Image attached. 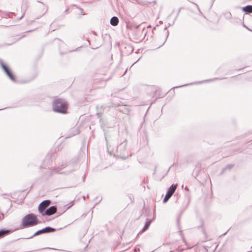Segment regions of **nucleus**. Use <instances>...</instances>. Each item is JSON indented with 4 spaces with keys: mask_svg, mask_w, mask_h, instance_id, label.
Masks as SVG:
<instances>
[{
    "mask_svg": "<svg viewBox=\"0 0 252 252\" xmlns=\"http://www.w3.org/2000/svg\"><path fill=\"white\" fill-rule=\"evenodd\" d=\"M50 202L49 200H44L42 201L38 206V211L42 215L44 213L45 209L49 205Z\"/></svg>",
    "mask_w": 252,
    "mask_h": 252,
    "instance_id": "4",
    "label": "nucleus"
},
{
    "mask_svg": "<svg viewBox=\"0 0 252 252\" xmlns=\"http://www.w3.org/2000/svg\"><path fill=\"white\" fill-rule=\"evenodd\" d=\"M10 71L9 70L8 68L5 70V72L6 73V74H7Z\"/></svg>",
    "mask_w": 252,
    "mask_h": 252,
    "instance_id": "15",
    "label": "nucleus"
},
{
    "mask_svg": "<svg viewBox=\"0 0 252 252\" xmlns=\"http://www.w3.org/2000/svg\"><path fill=\"white\" fill-rule=\"evenodd\" d=\"M119 19L116 16L113 17L110 20V24L114 26H116L118 24Z\"/></svg>",
    "mask_w": 252,
    "mask_h": 252,
    "instance_id": "8",
    "label": "nucleus"
},
{
    "mask_svg": "<svg viewBox=\"0 0 252 252\" xmlns=\"http://www.w3.org/2000/svg\"><path fill=\"white\" fill-rule=\"evenodd\" d=\"M2 110V109H0V110Z\"/></svg>",
    "mask_w": 252,
    "mask_h": 252,
    "instance_id": "17",
    "label": "nucleus"
},
{
    "mask_svg": "<svg viewBox=\"0 0 252 252\" xmlns=\"http://www.w3.org/2000/svg\"><path fill=\"white\" fill-rule=\"evenodd\" d=\"M1 66L3 68V69L4 70V71L5 70H6L7 69H8V67H7V66L6 65H5L4 63H1Z\"/></svg>",
    "mask_w": 252,
    "mask_h": 252,
    "instance_id": "13",
    "label": "nucleus"
},
{
    "mask_svg": "<svg viewBox=\"0 0 252 252\" xmlns=\"http://www.w3.org/2000/svg\"><path fill=\"white\" fill-rule=\"evenodd\" d=\"M243 10L246 13H252V5H247L243 8Z\"/></svg>",
    "mask_w": 252,
    "mask_h": 252,
    "instance_id": "9",
    "label": "nucleus"
},
{
    "mask_svg": "<svg viewBox=\"0 0 252 252\" xmlns=\"http://www.w3.org/2000/svg\"><path fill=\"white\" fill-rule=\"evenodd\" d=\"M55 231V229L52 228L49 226H47L42 229L39 230L37 231L36 232H35L32 237L36 236L37 235L40 234L41 233H49V232H52Z\"/></svg>",
    "mask_w": 252,
    "mask_h": 252,
    "instance_id": "5",
    "label": "nucleus"
},
{
    "mask_svg": "<svg viewBox=\"0 0 252 252\" xmlns=\"http://www.w3.org/2000/svg\"><path fill=\"white\" fill-rule=\"evenodd\" d=\"M38 223L36 216L34 214H30L25 216L22 219V225L24 227L32 226Z\"/></svg>",
    "mask_w": 252,
    "mask_h": 252,
    "instance_id": "1",
    "label": "nucleus"
},
{
    "mask_svg": "<svg viewBox=\"0 0 252 252\" xmlns=\"http://www.w3.org/2000/svg\"><path fill=\"white\" fill-rule=\"evenodd\" d=\"M11 231L8 229L0 230V238H3L10 234Z\"/></svg>",
    "mask_w": 252,
    "mask_h": 252,
    "instance_id": "7",
    "label": "nucleus"
},
{
    "mask_svg": "<svg viewBox=\"0 0 252 252\" xmlns=\"http://www.w3.org/2000/svg\"><path fill=\"white\" fill-rule=\"evenodd\" d=\"M57 211V208L55 206H51L47 209L43 214H42L43 216L48 215L50 216L54 214Z\"/></svg>",
    "mask_w": 252,
    "mask_h": 252,
    "instance_id": "6",
    "label": "nucleus"
},
{
    "mask_svg": "<svg viewBox=\"0 0 252 252\" xmlns=\"http://www.w3.org/2000/svg\"><path fill=\"white\" fill-rule=\"evenodd\" d=\"M167 36H168V34H167V35H166V38H167ZM166 39V38H165V39H164V41H163V44H163L165 42Z\"/></svg>",
    "mask_w": 252,
    "mask_h": 252,
    "instance_id": "16",
    "label": "nucleus"
},
{
    "mask_svg": "<svg viewBox=\"0 0 252 252\" xmlns=\"http://www.w3.org/2000/svg\"><path fill=\"white\" fill-rule=\"evenodd\" d=\"M67 173V172H61L60 170H58L57 169H53L51 170L50 171V174L51 175H54L55 174H65Z\"/></svg>",
    "mask_w": 252,
    "mask_h": 252,
    "instance_id": "10",
    "label": "nucleus"
},
{
    "mask_svg": "<svg viewBox=\"0 0 252 252\" xmlns=\"http://www.w3.org/2000/svg\"><path fill=\"white\" fill-rule=\"evenodd\" d=\"M177 185H172L169 189H168V191H167V193L163 199V202L164 203L167 202L169 199L171 197V196L172 195V194L175 192L176 188H177Z\"/></svg>",
    "mask_w": 252,
    "mask_h": 252,
    "instance_id": "3",
    "label": "nucleus"
},
{
    "mask_svg": "<svg viewBox=\"0 0 252 252\" xmlns=\"http://www.w3.org/2000/svg\"><path fill=\"white\" fill-rule=\"evenodd\" d=\"M7 75L10 77V78L12 80V81H14L15 80V77L13 75V74L10 71L9 72Z\"/></svg>",
    "mask_w": 252,
    "mask_h": 252,
    "instance_id": "12",
    "label": "nucleus"
},
{
    "mask_svg": "<svg viewBox=\"0 0 252 252\" xmlns=\"http://www.w3.org/2000/svg\"><path fill=\"white\" fill-rule=\"evenodd\" d=\"M10 71L9 70L8 68L5 70V72L6 73V74H7Z\"/></svg>",
    "mask_w": 252,
    "mask_h": 252,
    "instance_id": "14",
    "label": "nucleus"
},
{
    "mask_svg": "<svg viewBox=\"0 0 252 252\" xmlns=\"http://www.w3.org/2000/svg\"><path fill=\"white\" fill-rule=\"evenodd\" d=\"M53 107L54 111L64 114L66 113L67 106L66 102L64 100L58 99L54 101Z\"/></svg>",
    "mask_w": 252,
    "mask_h": 252,
    "instance_id": "2",
    "label": "nucleus"
},
{
    "mask_svg": "<svg viewBox=\"0 0 252 252\" xmlns=\"http://www.w3.org/2000/svg\"><path fill=\"white\" fill-rule=\"evenodd\" d=\"M151 221L150 220H147V221L145 222V224L142 230V232L145 231V230H146L148 229V228L149 227V226H150V225L151 224Z\"/></svg>",
    "mask_w": 252,
    "mask_h": 252,
    "instance_id": "11",
    "label": "nucleus"
}]
</instances>
